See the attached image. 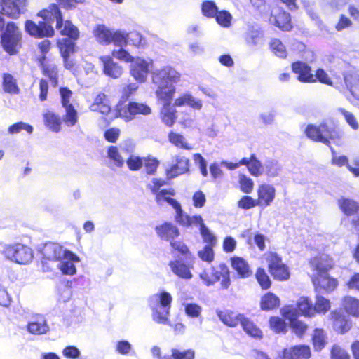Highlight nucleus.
<instances>
[{
	"label": "nucleus",
	"instance_id": "1",
	"mask_svg": "<svg viewBox=\"0 0 359 359\" xmlns=\"http://www.w3.org/2000/svg\"><path fill=\"white\" fill-rule=\"evenodd\" d=\"M38 16L44 21L40 22L38 25L32 20H27L25 22V30L32 36L36 37L52 36L54 34V29L52 23L56 21V29L60 30L62 36L69 37L58 40L57 46L62 57L70 56L75 53V41L79 37V31L70 20L63 22L62 15L58 6L55 4H50L47 8L41 10Z\"/></svg>",
	"mask_w": 359,
	"mask_h": 359
},
{
	"label": "nucleus",
	"instance_id": "2",
	"mask_svg": "<svg viewBox=\"0 0 359 359\" xmlns=\"http://www.w3.org/2000/svg\"><path fill=\"white\" fill-rule=\"evenodd\" d=\"M180 74L169 65L154 69L151 79L156 88L157 97L161 100L171 102L176 90L175 84L180 81Z\"/></svg>",
	"mask_w": 359,
	"mask_h": 359
},
{
	"label": "nucleus",
	"instance_id": "3",
	"mask_svg": "<svg viewBox=\"0 0 359 359\" xmlns=\"http://www.w3.org/2000/svg\"><path fill=\"white\" fill-rule=\"evenodd\" d=\"M309 264L314 271L312 274V282L316 292L319 293L322 290L327 292L333 291L337 286V280L327 273V271L333 266L332 260L323 255L313 257Z\"/></svg>",
	"mask_w": 359,
	"mask_h": 359
},
{
	"label": "nucleus",
	"instance_id": "4",
	"mask_svg": "<svg viewBox=\"0 0 359 359\" xmlns=\"http://www.w3.org/2000/svg\"><path fill=\"white\" fill-rule=\"evenodd\" d=\"M172 300L170 294L165 291H162L149 298V304L152 310V318L156 323L171 325L168 316Z\"/></svg>",
	"mask_w": 359,
	"mask_h": 359
},
{
	"label": "nucleus",
	"instance_id": "5",
	"mask_svg": "<svg viewBox=\"0 0 359 359\" xmlns=\"http://www.w3.org/2000/svg\"><path fill=\"white\" fill-rule=\"evenodd\" d=\"M210 272L203 270L199 275L203 283L208 287L213 285L215 283L220 281V286L222 290H227L231 285L230 271L227 265L220 263L217 266L210 269Z\"/></svg>",
	"mask_w": 359,
	"mask_h": 359
},
{
	"label": "nucleus",
	"instance_id": "6",
	"mask_svg": "<svg viewBox=\"0 0 359 359\" xmlns=\"http://www.w3.org/2000/svg\"><path fill=\"white\" fill-rule=\"evenodd\" d=\"M305 134L308 138L330 145V140L339 137V133L333 124L323 122L319 126L309 124L305 129Z\"/></svg>",
	"mask_w": 359,
	"mask_h": 359
},
{
	"label": "nucleus",
	"instance_id": "7",
	"mask_svg": "<svg viewBox=\"0 0 359 359\" xmlns=\"http://www.w3.org/2000/svg\"><path fill=\"white\" fill-rule=\"evenodd\" d=\"M22 39L21 32L16 25L8 22L1 36L4 49L10 55L15 54Z\"/></svg>",
	"mask_w": 359,
	"mask_h": 359
},
{
	"label": "nucleus",
	"instance_id": "8",
	"mask_svg": "<svg viewBox=\"0 0 359 359\" xmlns=\"http://www.w3.org/2000/svg\"><path fill=\"white\" fill-rule=\"evenodd\" d=\"M3 252L7 259L20 264H28L33 258L32 250L21 243L7 245Z\"/></svg>",
	"mask_w": 359,
	"mask_h": 359
},
{
	"label": "nucleus",
	"instance_id": "9",
	"mask_svg": "<svg viewBox=\"0 0 359 359\" xmlns=\"http://www.w3.org/2000/svg\"><path fill=\"white\" fill-rule=\"evenodd\" d=\"M44 260L52 261L57 263L65 256H71L72 259L78 260V256L74 252L64 248L62 245L55 243H46L42 251Z\"/></svg>",
	"mask_w": 359,
	"mask_h": 359
},
{
	"label": "nucleus",
	"instance_id": "10",
	"mask_svg": "<svg viewBox=\"0 0 359 359\" xmlns=\"http://www.w3.org/2000/svg\"><path fill=\"white\" fill-rule=\"evenodd\" d=\"M269 268L271 274L278 280H286L290 277V272L285 264L282 262V259L278 254L271 252L268 256Z\"/></svg>",
	"mask_w": 359,
	"mask_h": 359
},
{
	"label": "nucleus",
	"instance_id": "11",
	"mask_svg": "<svg viewBox=\"0 0 359 359\" xmlns=\"http://www.w3.org/2000/svg\"><path fill=\"white\" fill-rule=\"evenodd\" d=\"M152 64L153 60L151 59L145 60L140 57H135L130 64L132 76L140 83L145 82Z\"/></svg>",
	"mask_w": 359,
	"mask_h": 359
},
{
	"label": "nucleus",
	"instance_id": "12",
	"mask_svg": "<svg viewBox=\"0 0 359 359\" xmlns=\"http://www.w3.org/2000/svg\"><path fill=\"white\" fill-rule=\"evenodd\" d=\"M189 161L184 156L176 155L172 158V165L166 169L168 180L173 179L189 171Z\"/></svg>",
	"mask_w": 359,
	"mask_h": 359
},
{
	"label": "nucleus",
	"instance_id": "13",
	"mask_svg": "<svg viewBox=\"0 0 359 359\" xmlns=\"http://www.w3.org/2000/svg\"><path fill=\"white\" fill-rule=\"evenodd\" d=\"M27 329L28 332L35 335H41L50 331L46 317L40 313L34 314L29 320Z\"/></svg>",
	"mask_w": 359,
	"mask_h": 359
},
{
	"label": "nucleus",
	"instance_id": "14",
	"mask_svg": "<svg viewBox=\"0 0 359 359\" xmlns=\"http://www.w3.org/2000/svg\"><path fill=\"white\" fill-rule=\"evenodd\" d=\"M245 40L250 48L261 46L264 43V34L258 25H250L248 26L245 34Z\"/></svg>",
	"mask_w": 359,
	"mask_h": 359
},
{
	"label": "nucleus",
	"instance_id": "15",
	"mask_svg": "<svg viewBox=\"0 0 359 359\" xmlns=\"http://www.w3.org/2000/svg\"><path fill=\"white\" fill-rule=\"evenodd\" d=\"M269 21L272 25L284 31H289L292 28L290 15L279 8L272 10Z\"/></svg>",
	"mask_w": 359,
	"mask_h": 359
},
{
	"label": "nucleus",
	"instance_id": "16",
	"mask_svg": "<svg viewBox=\"0 0 359 359\" xmlns=\"http://www.w3.org/2000/svg\"><path fill=\"white\" fill-rule=\"evenodd\" d=\"M310 357L309 346L299 345L284 349L277 359H309Z\"/></svg>",
	"mask_w": 359,
	"mask_h": 359
},
{
	"label": "nucleus",
	"instance_id": "17",
	"mask_svg": "<svg viewBox=\"0 0 359 359\" xmlns=\"http://www.w3.org/2000/svg\"><path fill=\"white\" fill-rule=\"evenodd\" d=\"M24 0H0V9L2 13L11 18H18L21 7L25 6Z\"/></svg>",
	"mask_w": 359,
	"mask_h": 359
},
{
	"label": "nucleus",
	"instance_id": "18",
	"mask_svg": "<svg viewBox=\"0 0 359 359\" xmlns=\"http://www.w3.org/2000/svg\"><path fill=\"white\" fill-rule=\"evenodd\" d=\"M292 69L294 73L297 74V79L303 83L315 82L316 79L311 73V67L303 62H295L292 65Z\"/></svg>",
	"mask_w": 359,
	"mask_h": 359
},
{
	"label": "nucleus",
	"instance_id": "19",
	"mask_svg": "<svg viewBox=\"0 0 359 359\" xmlns=\"http://www.w3.org/2000/svg\"><path fill=\"white\" fill-rule=\"evenodd\" d=\"M155 231L161 239L169 241L170 243L180 235L178 228L170 222H164L161 225L156 226Z\"/></svg>",
	"mask_w": 359,
	"mask_h": 359
},
{
	"label": "nucleus",
	"instance_id": "20",
	"mask_svg": "<svg viewBox=\"0 0 359 359\" xmlns=\"http://www.w3.org/2000/svg\"><path fill=\"white\" fill-rule=\"evenodd\" d=\"M175 219L177 223L184 227H189L191 226H199L201 230L202 229L203 225H205L203 219L201 215H195L189 216L184 212L182 208L181 209L180 212L175 215Z\"/></svg>",
	"mask_w": 359,
	"mask_h": 359
},
{
	"label": "nucleus",
	"instance_id": "21",
	"mask_svg": "<svg viewBox=\"0 0 359 359\" xmlns=\"http://www.w3.org/2000/svg\"><path fill=\"white\" fill-rule=\"evenodd\" d=\"M103 64L104 73L114 79L118 78L123 73V68L115 62L110 56H102L100 57Z\"/></svg>",
	"mask_w": 359,
	"mask_h": 359
},
{
	"label": "nucleus",
	"instance_id": "22",
	"mask_svg": "<svg viewBox=\"0 0 359 359\" xmlns=\"http://www.w3.org/2000/svg\"><path fill=\"white\" fill-rule=\"evenodd\" d=\"M259 205L269 206L273 201L276 196L275 188L270 184H262L258 189Z\"/></svg>",
	"mask_w": 359,
	"mask_h": 359
},
{
	"label": "nucleus",
	"instance_id": "23",
	"mask_svg": "<svg viewBox=\"0 0 359 359\" xmlns=\"http://www.w3.org/2000/svg\"><path fill=\"white\" fill-rule=\"evenodd\" d=\"M283 315L290 320L294 332L297 336L301 337L307 328L306 325L296 319L297 314L291 306L283 309Z\"/></svg>",
	"mask_w": 359,
	"mask_h": 359
},
{
	"label": "nucleus",
	"instance_id": "24",
	"mask_svg": "<svg viewBox=\"0 0 359 359\" xmlns=\"http://www.w3.org/2000/svg\"><path fill=\"white\" fill-rule=\"evenodd\" d=\"M175 194V190L172 189H162L161 191L155 198V201L159 205H162L163 202L168 203L175 209V215H177L178 212H180L182 209L180 203L177 200L167 196V195L174 196Z\"/></svg>",
	"mask_w": 359,
	"mask_h": 359
},
{
	"label": "nucleus",
	"instance_id": "25",
	"mask_svg": "<svg viewBox=\"0 0 359 359\" xmlns=\"http://www.w3.org/2000/svg\"><path fill=\"white\" fill-rule=\"evenodd\" d=\"M231 266L237 272L241 278H246L251 276L252 272L250 269L249 264L242 257H233L231 258Z\"/></svg>",
	"mask_w": 359,
	"mask_h": 359
},
{
	"label": "nucleus",
	"instance_id": "26",
	"mask_svg": "<svg viewBox=\"0 0 359 359\" xmlns=\"http://www.w3.org/2000/svg\"><path fill=\"white\" fill-rule=\"evenodd\" d=\"M168 266L171 271L180 278L189 280L193 276L189 266L180 260H172Z\"/></svg>",
	"mask_w": 359,
	"mask_h": 359
},
{
	"label": "nucleus",
	"instance_id": "27",
	"mask_svg": "<svg viewBox=\"0 0 359 359\" xmlns=\"http://www.w3.org/2000/svg\"><path fill=\"white\" fill-rule=\"evenodd\" d=\"M96 40L102 45H109L111 43L113 30L104 25H98L93 31Z\"/></svg>",
	"mask_w": 359,
	"mask_h": 359
},
{
	"label": "nucleus",
	"instance_id": "28",
	"mask_svg": "<svg viewBox=\"0 0 359 359\" xmlns=\"http://www.w3.org/2000/svg\"><path fill=\"white\" fill-rule=\"evenodd\" d=\"M297 316L299 313L307 317H311L315 314V309L311 302L307 297H300L297 303V308H293Z\"/></svg>",
	"mask_w": 359,
	"mask_h": 359
},
{
	"label": "nucleus",
	"instance_id": "29",
	"mask_svg": "<svg viewBox=\"0 0 359 359\" xmlns=\"http://www.w3.org/2000/svg\"><path fill=\"white\" fill-rule=\"evenodd\" d=\"M69 257L71 256L69 255ZM79 262L80 258L79 257L78 260H74V259H72V257H69V255H67L57 263V267L62 274L72 276L76 272L75 263Z\"/></svg>",
	"mask_w": 359,
	"mask_h": 359
},
{
	"label": "nucleus",
	"instance_id": "30",
	"mask_svg": "<svg viewBox=\"0 0 359 359\" xmlns=\"http://www.w3.org/2000/svg\"><path fill=\"white\" fill-rule=\"evenodd\" d=\"M127 112L129 114V116H127L128 120H131L135 116L138 114H150L151 109L146 104L130 102L127 105Z\"/></svg>",
	"mask_w": 359,
	"mask_h": 359
},
{
	"label": "nucleus",
	"instance_id": "31",
	"mask_svg": "<svg viewBox=\"0 0 359 359\" xmlns=\"http://www.w3.org/2000/svg\"><path fill=\"white\" fill-rule=\"evenodd\" d=\"M340 210L346 215H352L359 210V203L353 199L341 197L337 201Z\"/></svg>",
	"mask_w": 359,
	"mask_h": 359
},
{
	"label": "nucleus",
	"instance_id": "32",
	"mask_svg": "<svg viewBox=\"0 0 359 359\" xmlns=\"http://www.w3.org/2000/svg\"><path fill=\"white\" fill-rule=\"evenodd\" d=\"M43 121L45 125L53 132L58 133L61 128V119L59 115L53 111L47 110L44 111Z\"/></svg>",
	"mask_w": 359,
	"mask_h": 359
},
{
	"label": "nucleus",
	"instance_id": "33",
	"mask_svg": "<svg viewBox=\"0 0 359 359\" xmlns=\"http://www.w3.org/2000/svg\"><path fill=\"white\" fill-rule=\"evenodd\" d=\"M217 315L219 320L226 325L229 327H235L241 321V315L237 314L231 311L226 310V311H217Z\"/></svg>",
	"mask_w": 359,
	"mask_h": 359
},
{
	"label": "nucleus",
	"instance_id": "34",
	"mask_svg": "<svg viewBox=\"0 0 359 359\" xmlns=\"http://www.w3.org/2000/svg\"><path fill=\"white\" fill-rule=\"evenodd\" d=\"M2 87L5 93L11 95H18L20 93L17 80L10 74L5 73L3 74Z\"/></svg>",
	"mask_w": 359,
	"mask_h": 359
},
{
	"label": "nucleus",
	"instance_id": "35",
	"mask_svg": "<svg viewBox=\"0 0 359 359\" xmlns=\"http://www.w3.org/2000/svg\"><path fill=\"white\" fill-rule=\"evenodd\" d=\"M334 319V328L339 333L348 332L351 326V323L346 318L340 313V312L332 313Z\"/></svg>",
	"mask_w": 359,
	"mask_h": 359
},
{
	"label": "nucleus",
	"instance_id": "36",
	"mask_svg": "<svg viewBox=\"0 0 359 359\" xmlns=\"http://www.w3.org/2000/svg\"><path fill=\"white\" fill-rule=\"evenodd\" d=\"M240 323L243 330L249 335L256 339H261L262 337V332L255 323L243 315H241Z\"/></svg>",
	"mask_w": 359,
	"mask_h": 359
},
{
	"label": "nucleus",
	"instance_id": "37",
	"mask_svg": "<svg viewBox=\"0 0 359 359\" xmlns=\"http://www.w3.org/2000/svg\"><path fill=\"white\" fill-rule=\"evenodd\" d=\"M162 101L164 102L161 109L162 121L168 126H171L174 124L176 119L175 109L170 106L171 102Z\"/></svg>",
	"mask_w": 359,
	"mask_h": 359
},
{
	"label": "nucleus",
	"instance_id": "38",
	"mask_svg": "<svg viewBox=\"0 0 359 359\" xmlns=\"http://www.w3.org/2000/svg\"><path fill=\"white\" fill-rule=\"evenodd\" d=\"M184 104L198 110L202 107V101L189 93L184 94L175 100V106L181 107Z\"/></svg>",
	"mask_w": 359,
	"mask_h": 359
},
{
	"label": "nucleus",
	"instance_id": "39",
	"mask_svg": "<svg viewBox=\"0 0 359 359\" xmlns=\"http://www.w3.org/2000/svg\"><path fill=\"white\" fill-rule=\"evenodd\" d=\"M107 158L116 168H121L124 165L125 160L116 146H109L107 149Z\"/></svg>",
	"mask_w": 359,
	"mask_h": 359
},
{
	"label": "nucleus",
	"instance_id": "40",
	"mask_svg": "<svg viewBox=\"0 0 359 359\" xmlns=\"http://www.w3.org/2000/svg\"><path fill=\"white\" fill-rule=\"evenodd\" d=\"M260 305L263 311L272 310L280 305V299L273 293L268 292L262 297Z\"/></svg>",
	"mask_w": 359,
	"mask_h": 359
},
{
	"label": "nucleus",
	"instance_id": "41",
	"mask_svg": "<svg viewBox=\"0 0 359 359\" xmlns=\"http://www.w3.org/2000/svg\"><path fill=\"white\" fill-rule=\"evenodd\" d=\"M344 81L351 95L359 100V75L347 74L344 76Z\"/></svg>",
	"mask_w": 359,
	"mask_h": 359
},
{
	"label": "nucleus",
	"instance_id": "42",
	"mask_svg": "<svg viewBox=\"0 0 359 359\" xmlns=\"http://www.w3.org/2000/svg\"><path fill=\"white\" fill-rule=\"evenodd\" d=\"M345 310L353 316H359V300L351 297H346L343 301Z\"/></svg>",
	"mask_w": 359,
	"mask_h": 359
},
{
	"label": "nucleus",
	"instance_id": "43",
	"mask_svg": "<svg viewBox=\"0 0 359 359\" xmlns=\"http://www.w3.org/2000/svg\"><path fill=\"white\" fill-rule=\"evenodd\" d=\"M65 109V114L62 117V120L65 125L68 127H72L76 125L78 121V113L74 106H68L63 107Z\"/></svg>",
	"mask_w": 359,
	"mask_h": 359
},
{
	"label": "nucleus",
	"instance_id": "44",
	"mask_svg": "<svg viewBox=\"0 0 359 359\" xmlns=\"http://www.w3.org/2000/svg\"><path fill=\"white\" fill-rule=\"evenodd\" d=\"M168 139L172 144L177 147L187 150L191 149V147L189 145L184 136L181 134L170 132L168 135Z\"/></svg>",
	"mask_w": 359,
	"mask_h": 359
},
{
	"label": "nucleus",
	"instance_id": "45",
	"mask_svg": "<svg viewBox=\"0 0 359 359\" xmlns=\"http://www.w3.org/2000/svg\"><path fill=\"white\" fill-rule=\"evenodd\" d=\"M201 11L204 16L214 18L219 10L213 1H205L201 4Z\"/></svg>",
	"mask_w": 359,
	"mask_h": 359
},
{
	"label": "nucleus",
	"instance_id": "46",
	"mask_svg": "<svg viewBox=\"0 0 359 359\" xmlns=\"http://www.w3.org/2000/svg\"><path fill=\"white\" fill-rule=\"evenodd\" d=\"M270 48L274 54L280 57L285 58L287 56V50L285 46L278 39H273L270 42Z\"/></svg>",
	"mask_w": 359,
	"mask_h": 359
},
{
	"label": "nucleus",
	"instance_id": "47",
	"mask_svg": "<svg viewBox=\"0 0 359 359\" xmlns=\"http://www.w3.org/2000/svg\"><path fill=\"white\" fill-rule=\"evenodd\" d=\"M111 43L116 47H123L127 45V32L121 29L113 31Z\"/></svg>",
	"mask_w": 359,
	"mask_h": 359
},
{
	"label": "nucleus",
	"instance_id": "48",
	"mask_svg": "<svg viewBox=\"0 0 359 359\" xmlns=\"http://www.w3.org/2000/svg\"><path fill=\"white\" fill-rule=\"evenodd\" d=\"M217 22L223 27H229L231 25L232 15L225 10L219 11L215 18Z\"/></svg>",
	"mask_w": 359,
	"mask_h": 359
},
{
	"label": "nucleus",
	"instance_id": "49",
	"mask_svg": "<svg viewBox=\"0 0 359 359\" xmlns=\"http://www.w3.org/2000/svg\"><path fill=\"white\" fill-rule=\"evenodd\" d=\"M22 130H25L28 134H32L33 132V127L25 122L20 121L10 126L8 128L9 134H18Z\"/></svg>",
	"mask_w": 359,
	"mask_h": 359
},
{
	"label": "nucleus",
	"instance_id": "50",
	"mask_svg": "<svg viewBox=\"0 0 359 359\" xmlns=\"http://www.w3.org/2000/svg\"><path fill=\"white\" fill-rule=\"evenodd\" d=\"M264 168L266 174L270 177L277 176L281 170L278 162L274 159L267 160L264 163Z\"/></svg>",
	"mask_w": 359,
	"mask_h": 359
},
{
	"label": "nucleus",
	"instance_id": "51",
	"mask_svg": "<svg viewBox=\"0 0 359 359\" xmlns=\"http://www.w3.org/2000/svg\"><path fill=\"white\" fill-rule=\"evenodd\" d=\"M255 276L257 282L263 290H267L271 287V280L263 269L259 268Z\"/></svg>",
	"mask_w": 359,
	"mask_h": 359
},
{
	"label": "nucleus",
	"instance_id": "52",
	"mask_svg": "<svg viewBox=\"0 0 359 359\" xmlns=\"http://www.w3.org/2000/svg\"><path fill=\"white\" fill-rule=\"evenodd\" d=\"M315 313H326L330 308V301L319 294L316 295V304L313 306Z\"/></svg>",
	"mask_w": 359,
	"mask_h": 359
},
{
	"label": "nucleus",
	"instance_id": "53",
	"mask_svg": "<svg viewBox=\"0 0 359 359\" xmlns=\"http://www.w3.org/2000/svg\"><path fill=\"white\" fill-rule=\"evenodd\" d=\"M172 359H194L195 352L192 349L180 350L172 348L171 350Z\"/></svg>",
	"mask_w": 359,
	"mask_h": 359
},
{
	"label": "nucleus",
	"instance_id": "54",
	"mask_svg": "<svg viewBox=\"0 0 359 359\" xmlns=\"http://www.w3.org/2000/svg\"><path fill=\"white\" fill-rule=\"evenodd\" d=\"M130 43L135 47L144 46L145 39L137 32H127V44Z\"/></svg>",
	"mask_w": 359,
	"mask_h": 359
},
{
	"label": "nucleus",
	"instance_id": "55",
	"mask_svg": "<svg viewBox=\"0 0 359 359\" xmlns=\"http://www.w3.org/2000/svg\"><path fill=\"white\" fill-rule=\"evenodd\" d=\"M313 343L316 351H320L325 346V334L323 330L316 329L314 330Z\"/></svg>",
	"mask_w": 359,
	"mask_h": 359
},
{
	"label": "nucleus",
	"instance_id": "56",
	"mask_svg": "<svg viewBox=\"0 0 359 359\" xmlns=\"http://www.w3.org/2000/svg\"><path fill=\"white\" fill-rule=\"evenodd\" d=\"M202 238L206 245H210L214 247L217 244V237L210 231V229L205 226L203 225L202 229L200 231Z\"/></svg>",
	"mask_w": 359,
	"mask_h": 359
},
{
	"label": "nucleus",
	"instance_id": "57",
	"mask_svg": "<svg viewBox=\"0 0 359 359\" xmlns=\"http://www.w3.org/2000/svg\"><path fill=\"white\" fill-rule=\"evenodd\" d=\"M143 163H144L147 173L148 175H154L160 162L154 157L148 156L147 158H144Z\"/></svg>",
	"mask_w": 359,
	"mask_h": 359
},
{
	"label": "nucleus",
	"instance_id": "58",
	"mask_svg": "<svg viewBox=\"0 0 359 359\" xmlns=\"http://www.w3.org/2000/svg\"><path fill=\"white\" fill-rule=\"evenodd\" d=\"M338 111L344 116L346 123L351 127L352 129L356 130L359 128V124L355 116L350 111L344 108H339Z\"/></svg>",
	"mask_w": 359,
	"mask_h": 359
},
{
	"label": "nucleus",
	"instance_id": "59",
	"mask_svg": "<svg viewBox=\"0 0 359 359\" xmlns=\"http://www.w3.org/2000/svg\"><path fill=\"white\" fill-rule=\"evenodd\" d=\"M112 56L119 60L124 61L126 62H132L135 59L123 47H119L118 49H114L112 53Z\"/></svg>",
	"mask_w": 359,
	"mask_h": 359
},
{
	"label": "nucleus",
	"instance_id": "60",
	"mask_svg": "<svg viewBox=\"0 0 359 359\" xmlns=\"http://www.w3.org/2000/svg\"><path fill=\"white\" fill-rule=\"evenodd\" d=\"M166 184V181L161 178H153L151 181L147 184V187L151 191V192L156 196L161 191L160 189L161 187Z\"/></svg>",
	"mask_w": 359,
	"mask_h": 359
},
{
	"label": "nucleus",
	"instance_id": "61",
	"mask_svg": "<svg viewBox=\"0 0 359 359\" xmlns=\"http://www.w3.org/2000/svg\"><path fill=\"white\" fill-rule=\"evenodd\" d=\"M144 158L130 155L126 160L128 168L133 171L139 170L143 165Z\"/></svg>",
	"mask_w": 359,
	"mask_h": 359
},
{
	"label": "nucleus",
	"instance_id": "62",
	"mask_svg": "<svg viewBox=\"0 0 359 359\" xmlns=\"http://www.w3.org/2000/svg\"><path fill=\"white\" fill-rule=\"evenodd\" d=\"M248 170L254 176H259L262 174V163L256 158L255 154L250 156V163L248 166Z\"/></svg>",
	"mask_w": 359,
	"mask_h": 359
},
{
	"label": "nucleus",
	"instance_id": "63",
	"mask_svg": "<svg viewBox=\"0 0 359 359\" xmlns=\"http://www.w3.org/2000/svg\"><path fill=\"white\" fill-rule=\"evenodd\" d=\"M210 245H205L204 248L198 252L200 259L208 263H210L214 260L215 253Z\"/></svg>",
	"mask_w": 359,
	"mask_h": 359
},
{
	"label": "nucleus",
	"instance_id": "64",
	"mask_svg": "<svg viewBox=\"0 0 359 359\" xmlns=\"http://www.w3.org/2000/svg\"><path fill=\"white\" fill-rule=\"evenodd\" d=\"M241 190L245 194H250L253 189V181L248 177L241 175L239 177Z\"/></svg>",
	"mask_w": 359,
	"mask_h": 359
}]
</instances>
